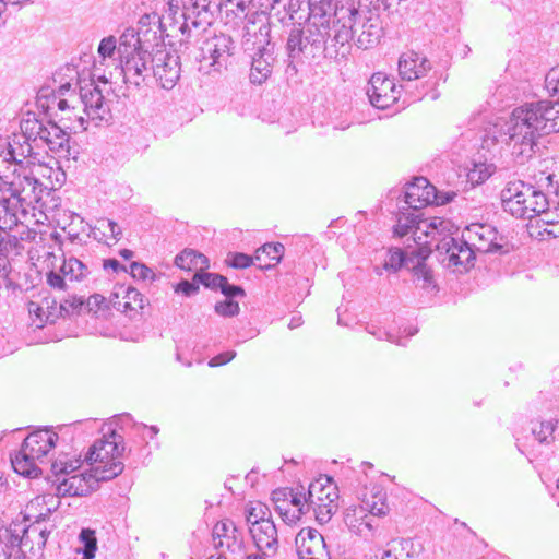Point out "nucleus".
<instances>
[{
  "instance_id": "53",
  "label": "nucleus",
  "mask_w": 559,
  "mask_h": 559,
  "mask_svg": "<svg viewBox=\"0 0 559 559\" xmlns=\"http://www.w3.org/2000/svg\"><path fill=\"white\" fill-rule=\"evenodd\" d=\"M8 230L9 229H1L0 228V253L1 254L9 252L17 243L16 237H12L8 233Z\"/></svg>"
},
{
  "instance_id": "40",
  "label": "nucleus",
  "mask_w": 559,
  "mask_h": 559,
  "mask_svg": "<svg viewBox=\"0 0 559 559\" xmlns=\"http://www.w3.org/2000/svg\"><path fill=\"white\" fill-rule=\"evenodd\" d=\"M82 460L80 457L70 459L68 454L60 455L51 465V469L57 477L68 476L80 468Z\"/></svg>"
},
{
  "instance_id": "9",
  "label": "nucleus",
  "mask_w": 559,
  "mask_h": 559,
  "mask_svg": "<svg viewBox=\"0 0 559 559\" xmlns=\"http://www.w3.org/2000/svg\"><path fill=\"white\" fill-rule=\"evenodd\" d=\"M144 48L120 60L123 82L128 87L140 90L153 82V67L155 66V45L144 38Z\"/></svg>"
},
{
  "instance_id": "64",
  "label": "nucleus",
  "mask_w": 559,
  "mask_h": 559,
  "mask_svg": "<svg viewBox=\"0 0 559 559\" xmlns=\"http://www.w3.org/2000/svg\"><path fill=\"white\" fill-rule=\"evenodd\" d=\"M141 294L135 288H128L126 298L128 301H126V307L130 306L131 300L136 301L138 297H140Z\"/></svg>"
},
{
  "instance_id": "34",
  "label": "nucleus",
  "mask_w": 559,
  "mask_h": 559,
  "mask_svg": "<svg viewBox=\"0 0 559 559\" xmlns=\"http://www.w3.org/2000/svg\"><path fill=\"white\" fill-rule=\"evenodd\" d=\"M411 270L413 273V282L416 287L426 292H433L437 289L433 272L426 264L425 259L418 260L416 264H412Z\"/></svg>"
},
{
  "instance_id": "18",
  "label": "nucleus",
  "mask_w": 559,
  "mask_h": 559,
  "mask_svg": "<svg viewBox=\"0 0 559 559\" xmlns=\"http://www.w3.org/2000/svg\"><path fill=\"white\" fill-rule=\"evenodd\" d=\"M367 95L373 107L385 109L399 100L401 86L396 85L393 78L376 72L368 82Z\"/></svg>"
},
{
  "instance_id": "38",
  "label": "nucleus",
  "mask_w": 559,
  "mask_h": 559,
  "mask_svg": "<svg viewBox=\"0 0 559 559\" xmlns=\"http://www.w3.org/2000/svg\"><path fill=\"white\" fill-rule=\"evenodd\" d=\"M143 29L150 32H156V35H160L162 40L164 41L165 36H177V29L170 31L173 34L166 33V25L163 22V19L158 15V13L153 12L150 14H144L139 21L138 32H142Z\"/></svg>"
},
{
  "instance_id": "57",
  "label": "nucleus",
  "mask_w": 559,
  "mask_h": 559,
  "mask_svg": "<svg viewBox=\"0 0 559 559\" xmlns=\"http://www.w3.org/2000/svg\"><path fill=\"white\" fill-rule=\"evenodd\" d=\"M236 357L235 350H227L224 353H221L214 357H212L209 361L210 367H218L226 365L227 362L231 361Z\"/></svg>"
},
{
  "instance_id": "47",
  "label": "nucleus",
  "mask_w": 559,
  "mask_h": 559,
  "mask_svg": "<svg viewBox=\"0 0 559 559\" xmlns=\"http://www.w3.org/2000/svg\"><path fill=\"white\" fill-rule=\"evenodd\" d=\"M130 274L133 278L141 281L150 280L153 282L156 278L154 271L140 262H132L130 264Z\"/></svg>"
},
{
  "instance_id": "24",
  "label": "nucleus",
  "mask_w": 559,
  "mask_h": 559,
  "mask_svg": "<svg viewBox=\"0 0 559 559\" xmlns=\"http://www.w3.org/2000/svg\"><path fill=\"white\" fill-rule=\"evenodd\" d=\"M435 186L425 177H416L407 183L403 193L404 202L407 209L417 213H423V207L429 205V198H433Z\"/></svg>"
},
{
  "instance_id": "29",
  "label": "nucleus",
  "mask_w": 559,
  "mask_h": 559,
  "mask_svg": "<svg viewBox=\"0 0 559 559\" xmlns=\"http://www.w3.org/2000/svg\"><path fill=\"white\" fill-rule=\"evenodd\" d=\"M144 38H148L151 45L158 46V40L162 38L160 35H156V32H150L143 29L142 32L134 31L133 28L126 29L119 38L118 53L120 60L124 59L129 55H133L144 48Z\"/></svg>"
},
{
  "instance_id": "36",
  "label": "nucleus",
  "mask_w": 559,
  "mask_h": 559,
  "mask_svg": "<svg viewBox=\"0 0 559 559\" xmlns=\"http://www.w3.org/2000/svg\"><path fill=\"white\" fill-rule=\"evenodd\" d=\"M175 264L182 270L190 271L198 267L202 270L209 267V260L204 254L193 249H186L176 255Z\"/></svg>"
},
{
  "instance_id": "13",
  "label": "nucleus",
  "mask_w": 559,
  "mask_h": 559,
  "mask_svg": "<svg viewBox=\"0 0 559 559\" xmlns=\"http://www.w3.org/2000/svg\"><path fill=\"white\" fill-rule=\"evenodd\" d=\"M438 260L443 267L454 272L464 273L474 266V249L466 245L465 240L447 236L436 243Z\"/></svg>"
},
{
  "instance_id": "41",
  "label": "nucleus",
  "mask_w": 559,
  "mask_h": 559,
  "mask_svg": "<svg viewBox=\"0 0 559 559\" xmlns=\"http://www.w3.org/2000/svg\"><path fill=\"white\" fill-rule=\"evenodd\" d=\"M79 540L82 544V559H94L97 550L95 532L91 528H82L79 534Z\"/></svg>"
},
{
  "instance_id": "46",
  "label": "nucleus",
  "mask_w": 559,
  "mask_h": 559,
  "mask_svg": "<svg viewBox=\"0 0 559 559\" xmlns=\"http://www.w3.org/2000/svg\"><path fill=\"white\" fill-rule=\"evenodd\" d=\"M332 503L333 502L324 501L311 504L310 509L313 510L318 523L325 524L331 520L333 513L336 510V506Z\"/></svg>"
},
{
  "instance_id": "55",
  "label": "nucleus",
  "mask_w": 559,
  "mask_h": 559,
  "mask_svg": "<svg viewBox=\"0 0 559 559\" xmlns=\"http://www.w3.org/2000/svg\"><path fill=\"white\" fill-rule=\"evenodd\" d=\"M199 284L200 283H198V281H194V280H193V282L182 280L177 284L175 292L181 293L185 296L190 297L198 293Z\"/></svg>"
},
{
  "instance_id": "3",
  "label": "nucleus",
  "mask_w": 559,
  "mask_h": 559,
  "mask_svg": "<svg viewBox=\"0 0 559 559\" xmlns=\"http://www.w3.org/2000/svg\"><path fill=\"white\" fill-rule=\"evenodd\" d=\"M210 4L211 0H167L169 28L179 31L181 46L211 25Z\"/></svg>"
},
{
  "instance_id": "6",
  "label": "nucleus",
  "mask_w": 559,
  "mask_h": 559,
  "mask_svg": "<svg viewBox=\"0 0 559 559\" xmlns=\"http://www.w3.org/2000/svg\"><path fill=\"white\" fill-rule=\"evenodd\" d=\"M506 212L518 218H532L549 209V199L536 187L524 181L509 182L501 191Z\"/></svg>"
},
{
  "instance_id": "15",
  "label": "nucleus",
  "mask_w": 559,
  "mask_h": 559,
  "mask_svg": "<svg viewBox=\"0 0 559 559\" xmlns=\"http://www.w3.org/2000/svg\"><path fill=\"white\" fill-rule=\"evenodd\" d=\"M156 47L155 66L152 71L153 81L162 88L171 90L180 79V58L166 48L162 38L158 40V46Z\"/></svg>"
},
{
  "instance_id": "21",
  "label": "nucleus",
  "mask_w": 559,
  "mask_h": 559,
  "mask_svg": "<svg viewBox=\"0 0 559 559\" xmlns=\"http://www.w3.org/2000/svg\"><path fill=\"white\" fill-rule=\"evenodd\" d=\"M295 543L299 559H331L324 537L316 528H301Z\"/></svg>"
},
{
  "instance_id": "49",
  "label": "nucleus",
  "mask_w": 559,
  "mask_h": 559,
  "mask_svg": "<svg viewBox=\"0 0 559 559\" xmlns=\"http://www.w3.org/2000/svg\"><path fill=\"white\" fill-rule=\"evenodd\" d=\"M275 10H267L266 14L269 13V17L266 19L267 22L263 23L261 26H269L271 29V24L273 23V20L276 19L282 25L295 24L293 15L287 11L286 7L284 5L283 10H277L276 12L272 13Z\"/></svg>"
},
{
  "instance_id": "44",
  "label": "nucleus",
  "mask_w": 559,
  "mask_h": 559,
  "mask_svg": "<svg viewBox=\"0 0 559 559\" xmlns=\"http://www.w3.org/2000/svg\"><path fill=\"white\" fill-rule=\"evenodd\" d=\"M413 261L407 259L404 251L401 249L390 250L389 258L384 262V269L394 272L402 267L411 269Z\"/></svg>"
},
{
  "instance_id": "32",
  "label": "nucleus",
  "mask_w": 559,
  "mask_h": 559,
  "mask_svg": "<svg viewBox=\"0 0 559 559\" xmlns=\"http://www.w3.org/2000/svg\"><path fill=\"white\" fill-rule=\"evenodd\" d=\"M37 148L33 143L26 141L23 139L21 142V138L19 135H15L12 142H8L5 147L2 148L5 156H8L9 159L15 162L20 168L23 167V160L26 157H36L38 154L34 152V150Z\"/></svg>"
},
{
  "instance_id": "51",
  "label": "nucleus",
  "mask_w": 559,
  "mask_h": 559,
  "mask_svg": "<svg viewBox=\"0 0 559 559\" xmlns=\"http://www.w3.org/2000/svg\"><path fill=\"white\" fill-rule=\"evenodd\" d=\"M98 224H99V229H103L104 233L106 230H108L110 234V237L115 241H118L121 238L122 229L119 227V225L115 221L109 219V218H102L98 221Z\"/></svg>"
},
{
  "instance_id": "58",
  "label": "nucleus",
  "mask_w": 559,
  "mask_h": 559,
  "mask_svg": "<svg viewBox=\"0 0 559 559\" xmlns=\"http://www.w3.org/2000/svg\"><path fill=\"white\" fill-rule=\"evenodd\" d=\"M539 187L552 188V192L559 198V180L555 174H549L542 177L538 181Z\"/></svg>"
},
{
  "instance_id": "59",
  "label": "nucleus",
  "mask_w": 559,
  "mask_h": 559,
  "mask_svg": "<svg viewBox=\"0 0 559 559\" xmlns=\"http://www.w3.org/2000/svg\"><path fill=\"white\" fill-rule=\"evenodd\" d=\"M371 334H373L379 340H386L391 343L405 346L406 344L402 341L401 336H396L394 333L383 331L381 329H378V331H369Z\"/></svg>"
},
{
  "instance_id": "54",
  "label": "nucleus",
  "mask_w": 559,
  "mask_h": 559,
  "mask_svg": "<svg viewBox=\"0 0 559 559\" xmlns=\"http://www.w3.org/2000/svg\"><path fill=\"white\" fill-rule=\"evenodd\" d=\"M116 44L117 41L112 36L103 38L98 46V53L103 58L111 57L117 48Z\"/></svg>"
},
{
  "instance_id": "10",
  "label": "nucleus",
  "mask_w": 559,
  "mask_h": 559,
  "mask_svg": "<svg viewBox=\"0 0 559 559\" xmlns=\"http://www.w3.org/2000/svg\"><path fill=\"white\" fill-rule=\"evenodd\" d=\"M212 537L214 547L221 549V555L228 559H265L259 554L248 552L242 532L229 519L214 525Z\"/></svg>"
},
{
  "instance_id": "14",
  "label": "nucleus",
  "mask_w": 559,
  "mask_h": 559,
  "mask_svg": "<svg viewBox=\"0 0 559 559\" xmlns=\"http://www.w3.org/2000/svg\"><path fill=\"white\" fill-rule=\"evenodd\" d=\"M259 32L261 36H264L263 40L259 41V46L251 56V68L249 79L252 84L261 85L272 74L273 67L276 60L275 57V44L270 39L269 26H260Z\"/></svg>"
},
{
  "instance_id": "28",
  "label": "nucleus",
  "mask_w": 559,
  "mask_h": 559,
  "mask_svg": "<svg viewBox=\"0 0 559 559\" xmlns=\"http://www.w3.org/2000/svg\"><path fill=\"white\" fill-rule=\"evenodd\" d=\"M258 550L274 555L278 549L277 528L272 520L261 521L249 531Z\"/></svg>"
},
{
  "instance_id": "43",
  "label": "nucleus",
  "mask_w": 559,
  "mask_h": 559,
  "mask_svg": "<svg viewBox=\"0 0 559 559\" xmlns=\"http://www.w3.org/2000/svg\"><path fill=\"white\" fill-rule=\"evenodd\" d=\"M269 519H271L270 511L267 507L262 503H258L246 509V522L249 531L261 521H266Z\"/></svg>"
},
{
  "instance_id": "7",
  "label": "nucleus",
  "mask_w": 559,
  "mask_h": 559,
  "mask_svg": "<svg viewBox=\"0 0 559 559\" xmlns=\"http://www.w3.org/2000/svg\"><path fill=\"white\" fill-rule=\"evenodd\" d=\"M58 435L49 429H39L29 433L23 441L20 451L11 456V465L15 473L34 478L40 469L36 461L43 459L56 447Z\"/></svg>"
},
{
  "instance_id": "50",
  "label": "nucleus",
  "mask_w": 559,
  "mask_h": 559,
  "mask_svg": "<svg viewBox=\"0 0 559 559\" xmlns=\"http://www.w3.org/2000/svg\"><path fill=\"white\" fill-rule=\"evenodd\" d=\"M226 263L234 269H247L253 263V258L246 253H229Z\"/></svg>"
},
{
  "instance_id": "4",
  "label": "nucleus",
  "mask_w": 559,
  "mask_h": 559,
  "mask_svg": "<svg viewBox=\"0 0 559 559\" xmlns=\"http://www.w3.org/2000/svg\"><path fill=\"white\" fill-rule=\"evenodd\" d=\"M210 4L211 0H167L169 28L179 31L181 46L211 25Z\"/></svg>"
},
{
  "instance_id": "52",
  "label": "nucleus",
  "mask_w": 559,
  "mask_h": 559,
  "mask_svg": "<svg viewBox=\"0 0 559 559\" xmlns=\"http://www.w3.org/2000/svg\"><path fill=\"white\" fill-rule=\"evenodd\" d=\"M433 198H429V205L436 204V205H445L454 200V198L457 195L454 191H439L435 187L433 191Z\"/></svg>"
},
{
  "instance_id": "45",
  "label": "nucleus",
  "mask_w": 559,
  "mask_h": 559,
  "mask_svg": "<svg viewBox=\"0 0 559 559\" xmlns=\"http://www.w3.org/2000/svg\"><path fill=\"white\" fill-rule=\"evenodd\" d=\"M194 281H198V283L202 284L206 288L221 290L226 283V277L216 273L198 272L194 274Z\"/></svg>"
},
{
  "instance_id": "19",
  "label": "nucleus",
  "mask_w": 559,
  "mask_h": 559,
  "mask_svg": "<svg viewBox=\"0 0 559 559\" xmlns=\"http://www.w3.org/2000/svg\"><path fill=\"white\" fill-rule=\"evenodd\" d=\"M467 246L478 252H497L501 246L497 242L498 231L489 224L472 223L464 228L461 236Z\"/></svg>"
},
{
  "instance_id": "27",
  "label": "nucleus",
  "mask_w": 559,
  "mask_h": 559,
  "mask_svg": "<svg viewBox=\"0 0 559 559\" xmlns=\"http://www.w3.org/2000/svg\"><path fill=\"white\" fill-rule=\"evenodd\" d=\"M453 224L449 219L442 217H428L420 216L418 219L417 230H420L421 241L429 247H435L440 238L452 236L451 228Z\"/></svg>"
},
{
  "instance_id": "16",
  "label": "nucleus",
  "mask_w": 559,
  "mask_h": 559,
  "mask_svg": "<svg viewBox=\"0 0 559 559\" xmlns=\"http://www.w3.org/2000/svg\"><path fill=\"white\" fill-rule=\"evenodd\" d=\"M304 486L296 488H277L272 492L275 510L286 524H296L306 514L307 503H304Z\"/></svg>"
},
{
  "instance_id": "26",
  "label": "nucleus",
  "mask_w": 559,
  "mask_h": 559,
  "mask_svg": "<svg viewBox=\"0 0 559 559\" xmlns=\"http://www.w3.org/2000/svg\"><path fill=\"white\" fill-rule=\"evenodd\" d=\"M80 99L83 110L92 120H103L109 111L104 95L98 85L94 82L87 83L80 87Z\"/></svg>"
},
{
  "instance_id": "62",
  "label": "nucleus",
  "mask_w": 559,
  "mask_h": 559,
  "mask_svg": "<svg viewBox=\"0 0 559 559\" xmlns=\"http://www.w3.org/2000/svg\"><path fill=\"white\" fill-rule=\"evenodd\" d=\"M545 215V219L544 222L548 225H558L559 224L556 222L558 219V214H559V207H555V211L554 212H550L548 209L546 210L545 213H543Z\"/></svg>"
},
{
  "instance_id": "20",
  "label": "nucleus",
  "mask_w": 559,
  "mask_h": 559,
  "mask_svg": "<svg viewBox=\"0 0 559 559\" xmlns=\"http://www.w3.org/2000/svg\"><path fill=\"white\" fill-rule=\"evenodd\" d=\"M45 189L47 188L31 171L22 168L16 178L9 182L5 191L19 203H32L41 199Z\"/></svg>"
},
{
  "instance_id": "30",
  "label": "nucleus",
  "mask_w": 559,
  "mask_h": 559,
  "mask_svg": "<svg viewBox=\"0 0 559 559\" xmlns=\"http://www.w3.org/2000/svg\"><path fill=\"white\" fill-rule=\"evenodd\" d=\"M336 498V488L332 487V478L322 476L312 481L308 487V491L304 492L302 500L304 503H307L305 511L308 513L311 504L324 501L334 502Z\"/></svg>"
},
{
  "instance_id": "48",
  "label": "nucleus",
  "mask_w": 559,
  "mask_h": 559,
  "mask_svg": "<svg viewBox=\"0 0 559 559\" xmlns=\"http://www.w3.org/2000/svg\"><path fill=\"white\" fill-rule=\"evenodd\" d=\"M239 304L233 299H225L215 305V312L222 317L231 318L239 313Z\"/></svg>"
},
{
  "instance_id": "39",
  "label": "nucleus",
  "mask_w": 559,
  "mask_h": 559,
  "mask_svg": "<svg viewBox=\"0 0 559 559\" xmlns=\"http://www.w3.org/2000/svg\"><path fill=\"white\" fill-rule=\"evenodd\" d=\"M21 170L20 166L8 158L3 151H0V190H5L9 182L13 181Z\"/></svg>"
},
{
  "instance_id": "22",
  "label": "nucleus",
  "mask_w": 559,
  "mask_h": 559,
  "mask_svg": "<svg viewBox=\"0 0 559 559\" xmlns=\"http://www.w3.org/2000/svg\"><path fill=\"white\" fill-rule=\"evenodd\" d=\"M43 133V146H47L51 152L61 158L76 159L78 151L71 146L69 133L53 121H48Z\"/></svg>"
},
{
  "instance_id": "23",
  "label": "nucleus",
  "mask_w": 559,
  "mask_h": 559,
  "mask_svg": "<svg viewBox=\"0 0 559 559\" xmlns=\"http://www.w3.org/2000/svg\"><path fill=\"white\" fill-rule=\"evenodd\" d=\"M431 69V61L426 56L414 50L403 52L399 58V75L404 81L421 79L426 76Z\"/></svg>"
},
{
  "instance_id": "12",
  "label": "nucleus",
  "mask_w": 559,
  "mask_h": 559,
  "mask_svg": "<svg viewBox=\"0 0 559 559\" xmlns=\"http://www.w3.org/2000/svg\"><path fill=\"white\" fill-rule=\"evenodd\" d=\"M280 2L281 0H263L260 10L250 13L246 0H238L236 2L233 0L227 1L225 5L226 24L233 23L238 25L239 23H246L243 27L245 33L242 35V48L245 52L252 50L253 46L257 44L255 41H251L252 35L249 29V24H255L258 21L266 19V11L273 10Z\"/></svg>"
},
{
  "instance_id": "1",
  "label": "nucleus",
  "mask_w": 559,
  "mask_h": 559,
  "mask_svg": "<svg viewBox=\"0 0 559 559\" xmlns=\"http://www.w3.org/2000/svg\"><path fill=\"white\" fill-rule=\"evenodd\" d=\"M304 4L308 5V17L305 23L293 24L285 44L286 72L292 74L306 61L346 59L352 25L358 14L352 2L335 0H289L285 7L295 19Z\"/></svg>"
},
{
  "instance_id": "42",
  "label": "nucleus",
  "mask_w": 559,
  "mask_h": 559,
  "mask_svg": "<svg viewBox=\"0 0 559 559\" xmlns=\"http://www.w3.org/2000/svg\"><path fill=\"white\" fill-rule=\"evenodd\" d=\"M284 253V246L280 242H271L265 243L260 247L254 254V259L260 263L264 262V255L267 257L271 261L278 263Z\"/></svg>"
},
{
  "instance_id": "11",
  "label": "nucleus",
  "mask_w": 559,
  "mask_h": 559,
  "mask_svg": "<svg viewBox=\"0 0 559 559\" xmlns=\"http://www.w3.org/2000/svg\"><path fill=\"white\" fill-rule=\"evenodd\" d=\"M344 2H352L356 9L355 21L352 25L350 29V38L348 39V55L352 51V40L354 35L359 31L360 33L357 36V47L361 49H369L376 46L383 34V27L378 14H373L370 10L367 9V4H362V1L359 0L356 3L354 0H345Z\"/></svg>"
},
{
  "instance_id": "63",
  "label": "nucleus",
  "mask_w": 559,
  "mask_h": 559,
  "mask_svg": "<svg viewBox=\"0 0 559 559\" xmlns=\"http://www.w3.org/2000/svg\"><path fill=\"white\" fill-rule=\"evenodd\" d=\"M133 427L136 431L148 429L151 432V439H153L159 432V428L157 426H147L143 423H134Z\"/></svg>"
},
{
  "instance_id": "60",
  "label": "nucleus",
  "mask_w": 559,
  "mask_h": 559,
  "mask_svg": "<svg viewBox=\"0 0 559 559\" xmlns=\"http://www.w3.org/2000/svg\"><path fill=\"white\" fill-rule=\"evenodd\" d=\"M103 267L104 270H112L114 273L119 272H127V269L124 265H122L118 260L116 259H107L103 261Z\"/></svg>"
},
{
  "instance_id": "17",
  "label": "nucleus",
  "mask_w": 559,
  "mask_h": 559,
  "mask_svg": "<svg viewBox=\"0 0 559 559\" xmlns=\"http://www.w3.org/2000/svg\"><path fill=\"white\" fill-rule=\"evenodd\" d=\"M91 274V267L82 260L70 255L64 257L63 263L59 272L50 271L47 273V284L58 290H68L70 284L74 282H82Z\"/></svg>"
},
{
  "instance_id": "25",
  "label": "nucleus",
  "mask_w": 559,
  "mask_h": 559,
  "mask_svg": "<svg viewBox=\"0 0 559 559\" xmlns=\"http://www.w3.org/2000/svg\"><path fill=\"white\" fill-rule=\"evenodd\" d=\"M92 472L94 471L92 469ZM57 480L59 481L57 495L61 497L87 496L95 489V485L100 481L94 477V473L68 475L62 479L58 477Z\"/></svg>"
},
{
  "instance_id": "61",
  "label": "nucleus",
  "mask_w": 559,
  "mask_h": 559,
  "mask_svg": "<svg viewBox=\"0 0 559 559\" xmlns=\"http://www.w3.org/2000/svg\"><path fill=\"white\" fill-rule=\"evenodd\" d=\"M366 504L368 508H370V513L372 515L382 516L388 512V507L383 502H381L380 504L373 502L371 506L368 502H366Z\"/></svg>"
},
{
  "instance_id": "5",
  "label": "nucleus",
  "mask_w": 559,
  "mask_h": 559,
  "mask_svg": "<svg viewBox=\"0 0 559 559\" xmlns=\"http://www.w3.org/2000/svg\"><path fill=\"white\" fill-rule=\"evenodd\" d=\"M123 437L115 430L104 433L88 449L85 461L93 466L94 477L97 480H111L119 476L124 468L119 460L124 451Z\"/></svg>"
},
{
  "instance_id": "56",
  "label": "nucleus",
  "mask_w": 559,
  "mask_h": 559,
  "mask_svg": "<svg viewBox=\"0 0 559 559\" xmlns=\"http://www.w3.org/2000/svg\"><path fill=\"white\" fill-rule=\"evenodd\" d=\"M221 293L226 297V299L246 296L245 289L241 286L229 284L227 278L221 289Z\"/></svg>"
},
{
  "instance_id": "31",
  "label": "nucleus",
  "mask_w": 559,
  "mask_h": 559,
  "mask_svg": "<svg viewBox=\"0 0 559 559\" xmlns=\"http://www.w3.org/2000/svg\"><path fill=\"white\" fill-rule=\"evenodd\" d=\"M420 216H424V213H417L411 209L401 207L397 216V223L394 227V234L397 235L399 237H404L412 233L414 241L420 243V230L416 229Z\"/></svg>"
},
{
  "instance_id": "8",
  "label": "nucleus",
  "mask_w": 559,
  "mask_h": 559,
  "mask_svg": "<svg viewBox=\"0 0 559 559\" xmlns=\"http://www.w3.org/2000/svg\"><path fill=\"white\" fill-rule=\"evenodd\" d=\"M236 45L231 36L217 34L206 38L200 47V71L221 74L234 61Z\"/></svg>"
},
{
  "instance_id": "35",
  "label": "nucleus",
  "mask_w": 559,
  "mask_h": 559,
  "mask_svg": "<svg viewBox=\"0 0 559 559\" xmlns=\"http://www.w3.org/2000/svg\"><path fill=\"white\" fill-rule=\"evenodd\" d=\"M24 211H20L19 202L11 199H0V228L1 229H13L20 222V214Z\"/></svg>"
},
{
  "instance_id": "37",
  "label": "nucleus",
  "mask_w": 559,
  "mask_h": 559,
  "mask_svg": "<svg viewBox=\"0 0 559 559\" xmlns=\"http://www.w3.org/2000/svg\"><path fill=\"white\" fill-rule=\"evenodd\" d=\"M557 425V419L532 423L531 435L539 444H550L555 440Z\"/></svg>"
},
{
  "instance_id": "33",
  "label": "nucleus",
  "mask_w": 559,
  "mask_h": 559,
  "mask_svg": "<svg viewBox=\"0 0 559 559\" xmlns=\"http://www.w3.org/2000/svg\"><path fill=\"white\" fill-rule=\"evenodd\" d=\"M45 123L37 119L35 115L31 116L27 114V117L22 119L21 121V139H24L31 143H33L37 148L41 147L43 144V133H45Z\"/></svg>"
},
{
  "instance_id": "2",
  "label": "nucleus",
  "mask_w": 559,
  "mask_h": 559,
  "mask_svg": "<svg viewBox=\"0 0 559 559\" xmlns=\"http://www.w3.org/2000/svg\"><path fill=\"white\" fill-rule=\"evenodd\" d=\"M559 132V100L539 99L514 108L502 127V140L512 150L513 159L523 165L539 150V140Z\"/></svg>"
}]
</instances>
